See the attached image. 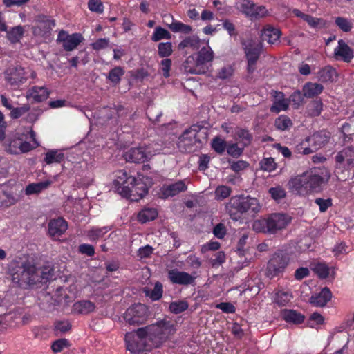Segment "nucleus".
I'll list each match as a JSON object with an SVG mask.
<instances>
[{"instance_id": "obj_1", "label": "nucleus", "mask_w": 354, "mask_h": 354, "mask_svg": "<svg viewBox=\"0 0 354 354\" xmlns=\"http://www.w3.org/2000/svg\"><path fill=\"white\" fill-rule=\"evenodd\" d=\"M176 332L174 324L167 319L157 321L125 336L127 348L133 353L150 351L160 346Z\"/></svg>"}, {"instance_id": "obj_2", "label": "nucleus", "mask_w": 354, "mask_h": 354, "mask_svg": "<svg viewBox=\"0 0 354 354\" xmlns=\"http://www.w3.org/2000/svg\"><path fill=\"white\" fill-rule=\"evenodd\" d=\"M324 171H307L301 175L291 178L288 183L290 191L295 194L306 196L313 193L319 192L321 187L329 176L326 172L324 176Z\"/></svg>"}, {"instance_id": "obj_3", "label": "nucleus", "mask_w": 354, "mask_h": 354, "mask_svg": "<svg viewBox=\"0 0 354 354\" xmlns=\"http://www.w3.org/2000/svg\"><path fill=\"white\" fill-rule=\"evenodd\" d=\"M53 277V270L48 268L38 269L35 266L26 263L16 268L12 274V280L21 287L46 283Z\"/></svg>"}, {"instance_id": "obj_4", "label": "nucleus", "mask_w": 354, "mask_h": 354, "mask_svg": "<svg viewBox=\"0 0 354 354\" xmlns=\"http://www.w3.org/2000/svg\"><path fill=\"white\" fill-rule=\"evenodd\" d=\"M227 208L230 217L232 219L238 220L240 215L243 214L254 216L260 212L261 205L256 198L240 195L232 197Z\"/></svg>"}, {"instance_id": "obj_5", "label": "nucleus", "mask_w": 354, "mask_h": 354, "mask_svg": "<svg viewBox=\"0 0 354 354\" xmlns=\"http://www.w3.org/2000/svg\"><path fill=\"white\" fill-rule=\"evenodd\" d=\"M354 167V147H346L335 156V174L339 180L344 181L349 176V171Z\"/></svg>"}, {"instance_id": "obj_6", "label": "nucleus", "mask_w": 354, "mask_h": 354, "mask_svg": "<svg viewBox=\"0 0 354 354\" xmlns=\"http://www.w3.org/2000/svg\"><path fill=\"white\" fill-rule=\"evenodd\" d=\"M36 73L29 68L20 66H11L5 72V79L8 84L14 88H19L28 78H35Z\"/></svg>"}, {"instance_id": "obj_7", "label": "nucleus", "mask_w": 354, "mask_h": 354, "mask_svg": "<svg viewBox=\"0 0 354 354\" xmlns=\"http://www.w3.org/2000/svg\"><path fill=\"white\" fill-rule=\"evenodd\" d=\"M290 261V258L287 254L282 253H275L269 260L266 270V276L272 279L282 274Z\"/></svg>"}, {"instance_id": "obj_8", "label": "nucleus", "mask_w": 354, "mask_h": 354, "mask_svg": "<svg viewBox=\"0 0 354 354\" xmlns=\"http://www.w3.org/2000/svg\"><path fill=\"white\" fill-rule=\"evenodd\" d=\"M147 317V308L145 305L141 304L129 307L124 314V319L131 325L143 323Z\"/></svg>"}, {"instance_id": "obj_9", "label": "nucleus", "mask_w": 354, "mask_h": 354, "mask_svg": "<svg viewBox=\"0 0 354 354\" xmlns=\"http://www.w3.org/2000/svg\"><path fill=\"white\" fill-rule=\"evenodd\" d=\"M266 220L268 232L274 234L286 228L291 221V217L286 214L275 213L270 215Z\"/></svg>"}, {"instance_id": "obj_10", "label": "nucleus", "mask_w": 354, "mask_h": 354, "mask_svg": "<svg viewBox=\"0 0 354 354\" xmlns=\"http://www.w3.org/2000/svg\"><path fill=\"white\" fill-rule=\"evenodd\" d=\"M198 127H192L183 133L179 138L178 148L184 152H192L194 145L198 142L197 138Z\"/></svg>"}, {"instance_id": "obj_11", "label": "nucleus", "mask_w": 354, "mask_h": 354, "mask_svg": "<svg viewBox=\"0 0 354 354\" xmlns=\"http://www.w3.org/2000/svg\"><path fill=\"white\" fill-rule=\"evenodd\" d=\"M84 40L80 33L68 35L66 32L62 30L59 32L57 41L62 43L65 50L72 51Z\"/></svg>"}, {"instance_id": "obj_12", "label": "nucleus", "mask_w": 354, "mask_h": 354, "mask_svg": "<svg viewBox=\"0 0 354 354\" xmlns=\"http://www.w3.org/2000/svg\"><path fill=\"white\" fill-rule=\"evenodd\" d=\"M187 189L185 180H178L169 185H164L160 188L158 193L160 198L165 199L173 197L180 192H185Z\"/></svg>"}, {"instance_id": "obj_13", "label": "nucleus", "mask_w": 354, "mask_h": 354, "mask_svg": "<svg viewBox=\"0 0 354 354\" xmlns=\"http://www.w3.org/2000/svg\"><path fill=\"white\" fill-rule=\"evenodd\" d=\"M152 156V154L145 147L132 148L127 151L124 157L127 162L142 163Z\"/></svg>"}, {"instance_id": "obj_14", "label": "nucleus", "mask_w": 354, "mask_h": 354, "mask_svg": "<svg viewBox=\"0 0 354 354\" xmlns=\"http://www.w3.org/2000/svg\"><path fill=\"white\" fill-rule=\"evenodd\" d=\"M201 74H205L209 69V64L214 59V52L209 46L202 48L194 54Z\"/></svg>"}, {"instance_id": "obj_15", "label": "nucleus", "mask_w": 354, "mask_h": 354, "mask_svg": "<svg viewBox=\"0 0 354 354\" xmlns=\"http://www.w3.org/2000/svg\"><path fill=\"white\" fill-rule=\"evenodd\" d=\"M18 201L12 189L8 185H0V209H7Z\"/></svg>"}, {"instance_id": "obj_16", "label": "nucleus", "mask_w": 354, "mask_h": 354, "mask_svg": "<svg viewBox=\"0 0 354 354\" xmlns=\"http://www.w3.org/2000/svg\"><path fill=\"white\" fill-rule=\"evenodd\" d=\"M129 192L131 196H135L133 200L138 201L139 198L144 197L148 192V187L144 183L140 178H136L129 176Z\"/></svg>"}, {"instance_id": "obj_17", "label": "nucleus", "mask_w": 354, "mask_h": 354, "mask_svg": "<svg viewBox=\"0 0 354 354\" xmlns=\"http://www.w3.org/2000/svg\"><path fill=\"white\" fill-rule=\"evenodd\" d=\"M334 55L337 59H340L345 62H350L354 57V51L343 39H339L334 49Z\"/></svg>"}, {"instance_id": "obj_18", "label": "nucleus", "mask_w": 354, "mask_h": 354, "mask_svg": "<svg viewBox=\"0 0 354 354\" xmlns=\"http://www.w3.org/2000/svg\"><path fill=\"white\" fill-rule=\"evenodd\" d=\"M168 277L173 283L185 286L192 284L195 280V277L190 274L175 269L168 272Z\"/></svg>"}, {"instance_id": "obj_19", "label": "nucleus", "mask_w": 354, "mask_h": 354, "mask_svg": "<svg viewBox=\"0 0 354 354\" xmlns=\"http://www.w3.org/2000/svg\"><path fill=\"white\" fill-rule=\"evenodd\" d=\"M68 224L62 218L53 219L48 223V234L55 239L65 233Z\"/></svg>"}, {"instance_id": "obj_20", "label": "nucleus", "mask_w": 354, "mask_h": 354, "mask_svg": "<svg viewBox=\"0 0 354 354\" xmlns=\"http://www.w3.org/2000/svg\"><path fill=\"white\" fill-rule=\"evenodd\" d=\"M329 139L330 133L325 131L316 132L308 137V140L314 151L324 147L328 143Z\"/></svg>"}, {"instance_id": "obj_21", "label": "nucleus", "mask_w": 354, "mask_h": 354, "mask_svg": "<svg viewBox=\"0 0 354 354\" xmlns=\"http://www.w3.org/2000/svg\"><path fill=\"white\" fill-rule=\"evenodd\" d=\"M273 103L270 107V111L278 113L282 111H286L290 104V100L284 97L282 92L275 91L273 95Z\"/></svg>"}, {"instance_id": "obj_22", "label": "nucleus", "mask_w": 354, "mask_h": 354, "mask_svg": "<svg viewBox=\"0 0 354 354\" xmlns=\"http://www.w3.org/2000/svg\"><path fill=\"white\" fill-rule=\"evenodd\" d=\"M261 39L270 44H276L279 41L281 31L270 26H266L261 31Z\"/></svg>"}, {"instance_id": "obj_23", "label": "nucleus", "mask_w": 354, "mask_h": 354, "mask_svg": "<svg viewBox=\"0 0 354 354\" xmlns=\"http://www.w3.org/2000/svg\"><path fill=\"white\" fill-rule=\"evenodd\" d=\"M48 96L49 91L44 86H33L26 93V98L36 102L44 101Z\"/></svg>"}, {"instance_id": "obj_24", "label": "nucleus", "mask_w": 354, "mask_h": 354, "mask_svg": "<svg viewBox=\"0 0 354 354\" xmlns=\"http://www.w3.org/2000/svg\"><path fill=\"white\" fill-rule=\"evenodd\" d=\"M332 297V293L329 288H324L319 293L310 297V303L317 307L324 306Z\"/></svg>"}, {"instance_id": "obj_25", "label": "nucleus", "mask_w": 354, "mask_h": 354, "mask_svg": "<svg viewBox=\"0 0 354 354\" xmlns=\"http://www.w3.org/2000/svg\"><path fill=\"white\" fill-rule=\"evenodd\" d=\"M293 298L292 292L289 290H278L274 292L273 301L280 307L288 306Z\"/></svg>"}, {"instance_id": "obj_26", "label": "nucleus", "mask_w": 354, "mask_h": 354, "mask_svg": "<svg viewBox=\"0 0 354 354\" xmlns=\"http://www.w3.org/2000/svg\"><path fill=\"white\" fill-rule=\"evenodd\" d=\"M51 184L52 181L49 180L39 183H30L26 187L25 194L27 196L38 194L47 189Z\"/></svg>"}, {"instance_id": "obj_27", "label": "nucleus", "mask_w": 354, "mask_h": 354, "mask_svg": "<svg viewBox=\"0 0 354 354\" xmlns=\"http://www.w3.org/2000/svg\"><path fill=\"white\" fill-rule=\"evenodd\" d=\"M283 319L289 323L299 324L304 322V315L295 310L286 309L281 312Z\"/></svg>"}, {"instance_id": "obj_28", "label": "nucleus", "mask_w": 354, "mask_h": 354, "mask_svg": "<svg viewBox=\"0 0 354 354\" xmlns=\"http://www.w3.org/2000/svg\"><path fill=\"white\" fill-rule=\"evenodd\" d=\"M323 89L324 86L321 84L307 82L304 85L302 92L306 97L310 98L319 95Z\"/></svg>"}, {"instance_id": "obj_29", "label": "nucleus", "mask_w": 354, "mask_h": 354, "mask_svg": "<svg viewBox=\"0 0 354 354\" xmlns=\"http://www.w3.org/2000/svg\"><path fill=\"white\" fill-rule=\"evenodd\" d=\"M248 60V71L252 73L255 70V65L259 59L260 51L257 48H247L245 50Z\"/></svg>"}, {"instance_id": "obj_30", "label": "nucleus", "mask_w": 354, "mask_h": 354, "mask_svg": "<svg viewBox=\"0 0 354 354\" xmlns=\"http://www.w3.org/2000/svg\"><path fill=\"white\" fill-rule=\"evenodd\" d=\"M35 148L33 145L28 142H19L17 143L14 141L10 143L7 150L12 153H19L28 152Z\"/></svg>"}, {"instance_id": "obj_31", "label": "nucleus", "mask_w": 354, "mask_h": 354, "mask_svg": "<svg viewBox=\"0 0 354 354\" xmlns=\"http://www.w3.org/2000/svg\"><path fill=\"white\" fill-rule=\"evenodd\" d=\"M142 292L147 297H149L153 301H157L162 296V285L160 282L157 281L156 282L153 290L147 286L143 288Z\"/></svg>"}, {"instance_id": "obj_32", "label": "nucleus", "mask_w": 354, "mask_h": 354, "mask_svg": "<svg viewBox=\"0 0 354 354\" xmlns=\"http://www.w3.org/2000/svg\"><path fill=\"white\" fill-rule=\"evenodd\" d=\"M24 27L22 26H16L6 31L8 39L12 44L19 42L24 34Z\"/></svg>"}, {"instance_id": "obj_33", "label": "nucleus", "mask_w": 354, "mask_h": 354, "mask_svg": "<svg viewBox=\"0 0 354 354\" xmlns=\"http://www.w3.org/2000/svg\"><path fill=\"white\" fill-rule=\"evenodd\" d=\"M196 61L195 55L189 56L183 64L185 71L191 74L200 75L201 71Z\"/></svg>"}, {"instance_id": "obj_34", "label": "nucleus", "mask_w": 354, "mask_h": 354, "mask_svg": "<svg viewBox=\"0 0 354 354\" xmlns=\"http://www.w3.org/2000/svg\"><path fill=\"white\" fill-rule=\"evenodd\" d=\"M169 17L172 19V22L168 25L172 32L189 34L192 31L191 26L183 24L179 21L174 20L171 15H169Z\"/></svg>"}, {"instance_id": "obj_35", "label": "nucleus", "mask_w": 354, "mask_h": 354, "mask_svg": "<svg viewBox=\"0 0 354 354\" xmlns=\"http://www.w3.org/2000/svg\"><path fill=\"white\" fill-rule=\"evenodd\" d=\"M95 309V305L90 301H81L75 303L73 306L75 313L80 314H87Z\"/></svg>"}, {"instance_id": "obj_36", "label": "nucleus", "mask_w": 354, "mask_h": 354, "mask_svg": "<svg viewBox=\"0 0 354 354\" xmlns=\"http://www.w3.org/2000/svg\"><path fill=\"white\" fill-rule=\"evenodd\" d=\"M234 138L242 144L243 147L249 145L252 140V136L248 131L237 128L235 131Z\"/></svg>"}, {"instance_id": "obj_37", "label": "nucleus", "mask_w": 354, "mask_h": 354, "mask_svg": "<svg viewBox=\"0 0 354 354\" xmlns=\"http://www.w3.org/2000/svg\"><path fill=\"white\" fill-rule=\"evenodd\" d=\"M157 216L158 212L155 208H145L139 212L138 219L140 223H145L154 220Z\"/></svg>"}, {"instance_id": "obj_38", "label": "nucleus", "mask_w": 354, "mask_h": 354, "mask_svg": "<svg viewBox=\"0 0 354 354\" xmlns=\"http://www.w3.org/2000/svg\"><path fill=\"white\" fill-rule=\"evenodd\" d=\"M63 153L58 150H50L45 154L44 161L47 165L60 163L64 160Z\"/></svg>"}, {"instance_id": "obj_39", "label": "nucleus", "mask_w": 354, "mask_h": 354, "mask_svg": "<svg viewBox=\"0 0 354 354\" xmlns=\"http://www.w3.org/2000/svg\"><path fill=\"white\" fill-rule=\"evenodd\" d=\"M108 227H93L86 232L88 239L91 241H96L109 232Z\"/></svg>"}, {"instance_id": "obj_40", "label": "nucleus", "mask_w": 354, "mask_h": 354, "mask_svg": "<svg viewBox=\"0 0 354 354\" xmlns=\"http://www.w3.org/2000/svg\"><path fill=\"white\" fill-rule=\"evenodd\" d=\"M306 22L310 28L316 30H321L328 27V23L326 20L322 18L315 17L310 15L308 16Z\"/></svg>"}, {"instance_id": "obj_41", "label": "nucleus", "mask_w": 354, "mask_h": 354, "mask_svg": "<svg viewBox=\"0 0 354 354\" xmlns=\"http://www.w3.org/2000/svg\"><path fill=\"white\" fill-rule=\"evenodd\" d=\"M336 75V72L333 68L327 66L318 72L319 80L322 82H326L333 81L334 76Z\"/></svg>"}, {"instance_id": "obj_42", "label": "nucleus", "mask_w": 354, "mask_h": 354, "mask_svg": "<svg viewBox=\"0 0 354 354\" xmlns=\"http://www.w3.org/2000/svg\"><path fill=\"white\" fill-rule=\"evenodd\" d=\"M274 126L280 131H286L292 126V122L289 117L285 115H281L276 118L274 121Z\"/></svg>"}, {"instance_id": "obj_43", "label": "nucleus", "mask_w": 354, "mask_h": 354, "mask_svg": "<svg viewBox=\"0 0 354 354\" xmlns=\"http://www.w3.org/2000/svg\"><path fill=\"white\" fill-rule=\"evenodd\" d=\"M323 109V103L321 100L310 102L307 106V113L310 116L315 117L321 114Z\"/></svg>"}, {"instance_id": "obj_44", "label": "nucleus", "mask_w": 354, "mask_h": 354, "mask_svg": "<svg viewBox=\"0 0 354 354\" xmlns=\"http://www.w3.org/2000/svg\"><path fill=\"white\" fill-rule=\"evenodd\" d=\"M335 24L342 31L344 32H350L353 27L351 20L343 17H336L335 19Z\"/></svg>"}, {"instance_id": "obj_45", "label": "nucleus", "mask_w": 354, "mask_h": 354, "mask_svg": "<svg viewBox=\"0 0 354 354\" xmlns=\"http://www.w3.org/2000/svg\"><path fill=\"white\" fill-rule=\"evenodd\" d=\"M200 39L197 36L192 35L187 37L183 39L179 44V47L181 48H192L193 49H198L199 48Z\"/></svg>"}, {"instance_id": "obj_46", "label": "nucleus", "mask_w": 354, "mask_h": 354, "mask_svg": "<svg viewBox=\"0 0 354 354\" xmlns=\"http://www.w3.org/2000/svg\"><path fill=\"white\" fill-rule=\"evenodd\" d=\"M171 38V35L170 32L166 29L158 26L155 28L154 32L151 36V40L153 41H158L161 39H170Z\"/></svg>"}, {"instance_id": "obj_47", "label": "nucleus", "mask_w": 354, "mask_h": 354, "mask_svg": "<svg viewBox=\"0 0 354 354\" xmlns=\"http://www.w3.org/2000/svg\"><path fill=\"white\" fill-rule=\"evenodd\" d=\"M114 183L116 186L122 185L125 187H129V180L127 172L124 170L116 171L115 174Z\"/></svg>"}, {"instance_id": "obj_48", "label": "nucleus", "mask_w": 354, "mask_h": 354, "mask_svg": "<svg viewBox=\"0 0 354 354\" xmlns=\"http://www.w3.org/2000/svg\"><path fill=\"white\" fill-rule=\"evenodd\" d=\"M296 152L302 155H308L314 152L312 147H310V142L308 140V138L298 143L295 147Z\"/></svg>"}, {"instance_id": "obj_49", "label": "nucleus", "mask_w": 354, "mask_h": 354, "mask_svg": "<svg viewBox=\"0 0 354 354\" xmlns=\"http://www.w3.org/2000/svg\"><path fill=\"white\" fill-rule=\"evenodd\" d=\"M188 304L185 301H173L169 305V310L174 314H179L188 308Z\"/></svg>"}, {"instance_id": "obj_50", "label": "nucleus", "mask_w": 354, "mask_h": 354, "mask_svg": "<svg viewBox=\"0 0 354 354\" xmlns=\"http://www.w3.org/2000/svg\"><path fill=\"white\" fill-rule=\"evenodd\" d=\"M158 55L160 57H167L172 53V44L171 42H161L158 46Z\"/></svg>"}, {"instance_id": "obj_51", "label": "nucleus", "mask_w": 354, "mask_h": 354, "mask_svg": "<svg viewBox=\"0 0 354 354\" xmlns=\"http://www.w3.org/2000/svg\"><path fill=\"white\" fill-rule=\"evenodd\" d=\"M124 73V71L120 66H116L110 71L108 79L114 84H118Z\"/></svg>"}, {"instance_id": "obj_52", "label": "nucleus", "mask_w": 354, "mask_h": 354, "mask_svg": "<svg viewBox=\"0 0 354 354\" xmlns=\"http://www.w3.org/2000/svg\"><path fill=\"white\" fill-rule=\"evenodd\" d=\"M211 145L212 149L219 154H222L227 149L226 142L219 137L214 138Z\"/></svg>"}, {"instance_id": "obj_53", "label": "nucleus", "mask_w": 354, "mask_h": 354, "mask_svg": "<svg viewBox=\"0 0 354 354\" xmlns=\"http://www.w3.org/2000/svg\"><path fill=\"white\" fill-rule=\"evenodd\" d=\"M259 165L262 170L268 172L274 171L277 167V164L274 158L271 157L263 158Z\"/></svg>"}, {"instance_id": "obj_54", "label": "nucleus", "mask_w": 354, "mask_h": 354, "mask_svg": "<svg viewBox=\"0 0 354 354\" xmlns=\"http://www.w3.org/2000/svg\"><path fill=\"white\" fill-rule=\"evenodd\" d=\"M269 193L274 201H280L286 196L285 189L280 186L270 188Z\"/></svg>"}, {"instance_id": "obj_55", "label": "nucleus", "mask_w": 354, "mask_h": 354, "mask_svg": "<svg viewBox=\"0 0 354 354\" xmlns=\"http://www.w3.org/2000/svg\"><path fill=\"white\" fill-rule=\"evenodd\" d=\"M231 188L225 186H218L215 190V198L218 200H223L228 197L231 194Z\"/></svg>"}, {"instance_id": "obj_56", "label": "nucleus", "mask_w": 354, "mask_h": 354, "mask_svg": "<svg viewBox=\"0 0 354 354\" xmlns=\"http://www.w3.org/2000/svg\"><path fill=\"white\" fill-rule=\"evenodd\" d=\"M313 271L322 279L328 277L329 274V268L325 263H317L313 268Z\"/></svg>"}, {"instance_id": "obj_57", "label": "nucleus", "mask_w": 354, "mask_h": 354, "mask_svg": "<svg viewBox=\"0 0 354 354\" xmlns=\"http://www.w3.org/2000/svg\"><path fill=\"white\" fill-rule=\"evenodd\" d=\"M110 40L109 38H100L93 42L91 46L95 50H100L107 48L109 46Z\"/></svg>"}, {"instance_id": "obj_58", "label": "nucleus", "mask_w": 354, "mask_h": 354, "mask_svg": "<svg viewBox=\"0 0 354 354\" xmlns=\"http://www.w3.org/2000/svg\"><path fill=\"white\" fill-rule=\"evenodd\" d=\"M30 110L28 104H24L20 107L12 108L10 112V117L13 119H17Z\"/></svg>"}, {"instance_id": "obj_59", "label": "nucleus", "mask_w": 354, "mask_h": 354, "mask_svg": "<svg viewBox=\"0 0 354 354\" xmlns=\"http://www.w3.org/2000/svg\"><path fill=\"white\" fill-rule=\"evenodd\" d=\"M88 9L97 13H102L104 7L100 0H89L88 2Z\"/></svg>"}, {"instance_id": "obj_60", "label": "nucleus", "mask_w": 354, "mask_h": 354, "mask_svg": "<svg viewBox=\"0 0 354 354\" xmlns=\"http://www.w3.org/2000/svg\"><path fill=\"white\" fill-rule=\"evenodd\" d=\"M270 15L268 10L264 6L255 4L253 18H262Z\"/></svg>"}, {"instance_id": "obj_61", "label": "nucleus", "mask_w": 354, "mask_h": 354, "mask_svg": "<svg viewBox=\"0 0 354 354\" xmlns=\"http://www.w3.org/2000/svg\"><path fill=\"white\" fill-rule=\"evenodd\" d=\"M68 346V342L66 339H60L55 341L52 346V350L55 353L61 352L64 348Z\"/></svg>"}, {"instance_id": "obj_62", "label": "nucleus", "mask_w": 354, "mask_h": 354, "mask_svg": "<svg viewBox=\"0 0 354 354\" xmlns=\"http://www.w3.org/2000/svg\"><path fill=\"white\" fill-rule=\"evenodd\" d=\"M254 5L255 3L249 0H245L242 3L243 10L247 16L253 18Z\"/></svg>"}, {"instance_id": "obj_63", "label": "nucleus", "mask_w": 354, "mask_h": 354, "mask_svg": "<svg viewBox=\"0 0 354 354\" xmlns=\"http://www.w3.org/2000/svg\"><path fill=\"white\" fill-rule=\"evenodd\" d=\"M315 203L319 206L321 212H324L332 205L331 199H324L321 198H316Z\"/></svg>"}, {"instance_id": "obj_64", "label": "nucleus", "mask_w": 354, "mask_h": 354, "mask_svg": "<svg viewBox=\"0 0 354 354\" xmlns=\"http://www.w3.org/2000/svg\"><path fill=\"white\" fill-rule=\"evenodd\" d=\"M171 67V60L170 59H164L160 62V70L162 71V75L165 77H169L170 75L169 71Z\"/></svg>"}]
</instances>
